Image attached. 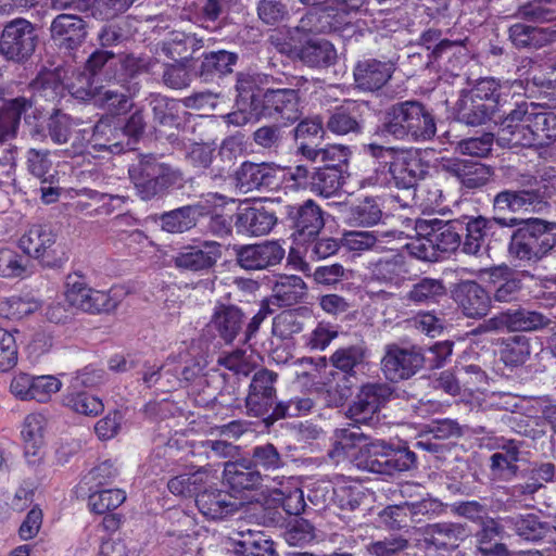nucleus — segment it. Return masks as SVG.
Returning a JSON list of instances; mask_svg holds the SVG:
<instances>
[{
    "label": "nucleus",
    "mask_w": 556,
    "mask_h": 556,
    "mask_svg": "<svg viewBox=\"0 0 556 556\" xmlns=\"http://www.w3.org/2000/svg\"><path fill=\"white\" fill-rule=\"evenodd\" d=\"M383 129L396 139L426 141L434 137L437 127L432 114L418 101L392 105L386 114Z\"/></svg>",
    "instance_id": "obj_1"
},
{
    "label": "nucleus",
    "mask_w": 556,
    "mask_h": 556,
    "mask_svg": "<svg viewBox=\"0 0 556 556\" xmlns=\"http://www.w3.org/2000/svg\"><path fill=\"white\" fill-rule=\"evenodd\" d=\"M366 151L380 164L388 166V172L399 188L408 189L415 186L425 173L417 152L369 143Z\"/></svg>",
    "instance_id": "obj_2"
},
{
    "label": "nucleus",
    "mask_w": 556,
    "mask_h": 556,
    "mask_svg": "<svg viewBox=\"0 0 556 556\" xmlns=\"http://www.w3.org/2000/svg\"><path fill=\"white\" fill-rule=\"evenodd\" d=\"M64 296L70 306L91 314L111 312L121 302V294L117 289L112 288L109 291L92 289L88 287L85 278L78 274L67 275Z\"/></svg>",
    "instance_id": "obj_3"
},
{
    "label": "nucleus",
    "mask_w": 556,
    "mask_h": 556,
    "mask_svg": "<svg viewBox=\"0 0 556 556\" xmlns=\"http://www.w3.org/2000/svg\"><path fill=\"white\" fill-rule=\"evenodd\" d=\"M377 441H370L358 427L336 429L333 447L329 456L336 463L350 462L359 469L367 470L371 457L378 451Z\"/></svg>",
    "instance_id": "obj_4"
},
{
    "label": "nucleus",
    "mask_w": 556,
    "mask_h": 556,
    "mask_svg": "<svg viewBox=\"0 0 556 556\" xmlns=\"http://www.w3.org/2000/svg\"><path fill=\"white\" fill-rule=\"evenodd\" d=\"M20 247L43 267L59 268L68 260L64 245L56 242L55 232L47 225L30 226L21 237Z\"/></svg>",
    "instance_id": "obj_5"
},
{
    "label": "nucleus",
    "mask_w": 556,
    "mask_h": 556,
    "mask_svg": "<svg viewBox=\"0 0 556 556\" xmlns=\"http://www.w3.org/2000/svg\"><path fill=\"white\" fill-rule=\"evenodd\" d=\"M125 137L119 123L113 117L101 118L94 126L79 128L68 150L71 155L83 154L88 146L96 151L108 150L119 153L123 150L122 139Z\"/></svg>",
    "instance_id": "obj_6"
},
{
    "label": "nucleus",
    "mask_w": 556,
    "mask_h": 556,
    "mask_svg": "<svg viewBox=\"0 0 556 556\" xmlns=\"http://www.w3.org/2000/svg\"><path fill=\"white\" fill-rule=\"evenodd\" d=\"M416 231L422 236L416 243L410 244L412 253L421 260L433 256L429 248L441 252L455 251L460 245V235L454 224H443L442 220H417Z\"/></svg>",
    "instance_id": "obj_7"
},
{
    "label": "nucleus",
    "mask_w": 556,
    "mask_h": 556,
    "mask_svg": "<svg viewBox=\"0 0 556 556\" xmlns=\"http://www.w3.org/2000/svg\"><path fill=\"white\" fill-rule=\"evenodd\" d=\"M129 176L142 200H150L175 184V173L153 156H143L129 168Z\"/></svg>",
    "instance_id": "obj_8"
},
{
    "label": "nucleus",
    "mask_w": 556,
    "mask_h": 556,
    "mask_svg": "<svg viewBox=\"0 0 556 556\" xmlns=\"http://www.w3.org/2000/svg\"><path fill=\"white\" fill-rule=\"evenodd\" d=\"M286 173L274 163L243 162L233 174L235 187L242 193L274 190L280 187Z\"/></svg>",
    "instance_id": "obj_9"
},
{
    "label": "nucleus",
    "mask_w": 556,
    "mask_h": 556,
    "mask_svg": "<svg viewBox=\"0 0 556 556\" xmlns=\"http://www.w3.org/2000/svg\"><path fill=\"white\" fill-rule=\"evenodd\" d=\"M222 255L223 248L219 242L194 240L179 249L173 256V264L180 271L205 273L216 265Z\"/></svg>",
    "instance_id": "obj_10"
},
{
    "label": "nucleus",
    "mask_w": 556,
    "mask_h": 556,
    "mask_svg": "<svg viewBox=\"0 0 556 556\" xmlns=\"http://www.w3.org/2000/svg\"><path fill=\"white\" fill-rule=\"evenodd\" d=\"M37 35L30 22L16 18L8 23L0 38V53L8 60L23 61L36 47Z\"/></svg>",
    "instance_id": "obj_11"
},
{
    "label": "nucleus",
    "mask_w": 556,
    "mask_h": 556,
    "mask_svg": "<svg viewBox=\"0 0 556 556\" xmlns=\"http://www.w3.org/2000/svg\"><path fill=\"white\" fill-rule=\"evenodd\" d=\"M75 81L66 83L68 92L80 100H93L96 104L106 108L113 113H121L129 108L128 97L117 89L96 87L85 73L77 74Z\"/></svg>",
    "instance_id": "obj_12"
},
{
    "label": "nucleus",
    "mask_w": 556,
    "mask_h": 556,
    "mask_svg": "<svg viewBox=\"0 0 556 556\" xmlns=\"http://www.w3.org/2000/svg\"><path fill=\"white\" fill-rule=\"evenodd\" d=\"M531 117V109L518 106L513 110L501 124L498 143L508 148L538 146Z\"/></svg>",
    "instance_id": "obj_13"
},
{
    "label": "nucleus",
    "mask_w": 556,
    "mask_h": 556,
    "mask_svg": "<svg viewBox=\"0 0 556 556\" xmlns=\"http://www.w3.org/2000/svg\"><path fill=\"white\" fill-rule=\"evenodd\" d=\"M253 114L262 117L295 122L300 117L299 94L294 89H267Z\"/></svg>",
    "instance_id": "obj_14"
},
{
    "label": "nucleus",
    "mask_w": 556,
    "mask_h": 556,
    "mask_svg": "<svg viewBox=\"0 0 556 556\" xmlns=\"http://www.w3.org/2000/svg\"><path fill=\"white\" fill-rule=\"evenodd\" d=\"M276 379L277 375L266 369L260 370L253 376L245 399L249 415L264 417L274 412L276 406Z\"/></svg>",
    "instance_id": "obj_15"
},
{
    "label": "nucleus",
    "mask_w": 556,
    "mask_h": 556,
    "mask_svg": "<svg viewBox=\"0 0 556 556\" xmlns=\"http://www.w3.org/2000/svg\"><path fill=\"white\" fill-rule=\"evenodd\" d=\"M237 264L245 270H262L279 264L285 249L277 241L245 244L235 248Z\"/></svg>",
    "instance_id": "obj_16"
},
{
    "label": "nucleus",
    "mask_w": 556,
    "mask_h": 556,
    "mask_svg": "<svg viewBox=\"0 0 556 556\" xmlns=\"http://www.w3.org/2000/svg\"><path fill=\"white\" fill-rule=\"evenodd\" d=\"M391 395L386 383L365 384L350 405L348 417L356 424H368Z\"/></svg>",
    "instance_id": "obj_17"
},
{
    "label": "nucleus",
    "mask_w": 556,
    "mask_h": 556,
    "mask_svg": "<svg viewBox=\"0 0 556 556\" xmlns=\"http://www.w3.org/2000/svg\"><path fill=\"white\" fill-rule=\"evenodd\" d=\"M424 357L415 349H403L389 345L381 361L382 371L387 379L399 381L408 379L422 366Z\"/></svg>",
    "instance_id": "obj_18"
},
{
    "label": "nucleus",
    "mask_w": 556,
    "mask_h": 556,
    "mask_svg": "<svg viewBox=\"0 0 556 556\" xmlns=\"http://www.w3.org/2000/svg\"><path fill=\"white\" fill-rule=\"evenodd\" d=\"M211 199H217V194H208L205 200L163 213L160 216L162 230L169 233H182L190 230L197 225L200 216L210 214Z\"/></svg>",
    "instance_id": "obj_19"
},
{
    "label": "nucleus",
    "mask_w": 556,
    "mask_h": 556,
    "mask_svg": "<svg viewBox=\"0 0 556 556\" xmlns=\"http://www.w3.org/2000/svg\"><path fill=\"white\" fill-rule=\"evenodd\" d=\"M378 448L376 455L371 457L367 471L393 475L395 472L409 470L415 465V454L406 447L392 448L383 441H377Z\"/></svg>",
    "instance_id": "obj_20"
},
{
    "label": "nucleus",
    "mask_w": 556,
    "mask_h": 556,
    "mask_svg": "<svg viewBox=\"0 0 556 556\" xmlns=\"http://www.w3.org/2000/svg\"><path fill=\"white\" fill-rule=\"evenodd\" d=\"M438 166L469 189L484 186L492 175L491 169L484 164L457 157H442Z\"/></svg>",
    "instance_id": "obj_21"
},
{
    "label": "nucleus",
    "mask_w": 556,
    "mask_h": 556,
    "mask_svg": "<svg viewBox=\"0 0 556 556\" xmlns=\"http://www.w3.org/2000/svg\"><path fill=\"white\" fill-rule=\"evenodd\" d=\"M453 298L463 313L469 318H480L488 314L491 299L476 281L459 282L453 290Z\"/></svg>",
    "instance_id": "obj_22"
},
{
    "label": "nucleus",
    "mask_w": 556,
    "mask_h": 556,
    "mask_svg": "<svg viewBox=\"0 0 556 556\" xmlns=\"http://www.w3.org/2000/svg\"><path fill=\"white\" fill-rule=\"evenodd\" d=\"M469 536L465 525L457 522H438L429 525L425 531V545L427 549L451 552Z\"/></svg>",
    "instance_id": "obj_23"
},
{
    "label": "nucleus",
    "mask_w": 556,
    "mask_h": 556,
    "mask_svg": "<svg viewBox=\"0 0 556 556\" xmlns=\"http://www.w3.org/2000/svg\"><path fill=\"white\" fill-rule=\"evenodd\" d=\"M336 11L338 10L334 9L332 4L314 8L300 20L296 30L305 34L342 30L349 26L352 21L344 20L343 15Z\"/></svg>",
    "instance_id": "obj_24"
},
{
    "label": "nucleus",
    "mask_w": 556,
    "mask_h": 556,
    "mask_svg": "<svg viewBox=\"0 0 556 556\" xmlns=\"http://www.w3.org/2000/svg\"><path fill=\"white\" fill-rule=\"evenodd\" d=\"M549 324V318L541 313L527 309H508L488 320L492 330L534 331Z\"/></svg>",
    "instance_id": "obj_25"
},
{
    "label": "nucleus",
    "mask_w": 556,
    "mask_h": 556,
    "mask_svg": "<svg viewBox=\"0 0 556 556\" xmlns=\"http://www.w3.org/2000/svg\"><path fill=\"white\" fill-rule=\"evenodd\" d=\"M46 426L47 419L39 413L27 415L22 424L24 454L30 465H37L42 459Z\"/></svg>",
    "instance_id": "obj_26"
},
{
    "label": "nucleus",
    "mask_w": 556,
    "mask_h": 556,
    "mask_svg": "<svg viewBox=\"0 0 556 556\" xmlns=\"http://www.w3.org/2000/svg\"><path fill=\"white\" fill-rule=\"evenodd\" d=\"M285 208L291 226L300 236L314 237L324 227L321 210L313 200L299 205H287Z\"/></svg>",
    "instance_id": "obj_27"
},
{
    "label": "nucleus",
    "mask_w": 556,
    "mask_h": 556,
    "mask_svg": "<svg viewBox=\"0 0 556 556\" xmlns=\"http://www.w3.org/2000/svg\"><path fill=\"white\" fill-rule=\"evenodd\" d=\"M214 480L202 488L195 497L200 513L208 519H222L237 509V504L224 491L213 488Z\"/></svg>",
    "instance_id": "obj_28"
},
{
    "label": "nucleus",
    "mask_w": 556,
    "mask_h": 556,
    "mask_svg": "<svg viewBox=\"0 0 556 556\" xmlns=\"http://www.w3.org/2000/svg\"><path fill=\"white\" fill-rule=\"evenodd\" d=\"M367 270L371 281L394 287L401 286L407 274L405 260L400 254L371 261L367 265Z\"/></svg>",
    "instance_id": "obj_29"
},
{
    "label": "nucleus",
    "mask_w": 556,
    "mask_h": 556,
    "mask_svg": "<svg viewBox=\"0 0 556 556\" xmlns=\"http://www.w3.org/2000/svg\"><path fill=\"white\" fill-rule=\"evenodd\" d=\"M277 217L264 207H244L237 213L235 227L245 236L267 235L276 225Z\"/></svg>",
    "instance_id": "obj_30"
},
{
    "label": "nucleus",
    "mask_w": 556,
    "mask_h": 556,
    "mask_svg": "<svg viewBox=\"0 0 556 556\" xmlns=\"http://www.w3.org/2000/svg\"><path fill=\"white\" fill-rule=\"evenodd\" d=\"M51 36L61 46L74 49L79 46L86 37L85 22L74 14H60L51 24Z\"/></svg>",
    "instance_id": "obj_31"
},
{
    "label": "nucleus",
    "mask_w": 556,
    "mask_h": 556,
    "mask_svg": "<svg viewBox=\"0 0 556 556\" xmlns=\"http://www.w3.org/2000/svg\"><path fill=\"white\" fill-rule=\"evenodd\" d=\"M393 65L378 60L359 62L354 70V78L358 88L367 91L380 89L390 78Z\"/></svg>",
    "instance_id": "obj_32"
},
{
    "label": "nucleus",
    "mask_w": 556,
    "mask_h": 556,
    "mask_svg": "<svg viewBox=\"0 0 556 556\" xmlns=\"http://www.w3.org/2000/svg\"><path fill=\"white\" fill-rule=\"evenodd\" d=\"M243 313L236 305L218 303L215 305L210 326L215 329L227 343L232 342L241 331Z\"/></svg>",
    "instance_id": "obj_33"
},
{
    "label": "nucleus",
    "mask_w": 556,
    "mask_h": 556,
    "mask_svg": "<svg viewBox=\"0 0 556 556\" xmlns=\"http://www.w3.org/2000/svg\"><path fill=\"white\" fill-rule=\"evenodd\" d=\"M224 479L233 492L253 490L262 483V475L248 459L225 464Z\"/></svg>",
    "instance_id": "obj_34"
},
{
    "label": "nucleus",
    "mask_w": 556,
    "mask_h": 556,
    "mask_svg": "<svg viewBox=\"0 0 556 556\" xmlns=\"http://www.w3.org/2000/svg\"><path fill=\"white\" fill-rule=\"evenodd\" d=\"M293 53L305 65L309 67H326L337 59L334 46L326 40L312 38L300 47H295Z\"/></svg>",
    "instance_id": "obj_35"
},
{
    "label": "nucleus",
    "mask_w": 556,
    "mask_h": 556,
    "mask_svg": "<svg viewBox=\"0 0 556 556\" xmlns=\"http://www.w3.org/2000/svg\"><path fill=\"white\" fill-rule=\"evenodd\" d=\"M457 117L460 122L470 126H478L486 123L495 115V104L485 103L468 91L460 94L457 105Z\"/></svg>",
    "instance_id": "obj_36"
},
{
    "label": "nucleus",
    "mask_w": 556,
    "mask_h": 556,
    "mask_svg": "<svg viewBox=\"0 0 556 556\" xmlns=\"http://www.w3.org/2000/svg\"><path fill=\"white\" fill-rule=\"evenodd\" d=\"M403 232L390 231H346L341 238L344 249L357 254L374 249L379 243L390 242L394 239H402Z\"/></svg>",
    "instance_id": "obj_37"
},
{
    "label": "nucleus",
    "mask_w": 556,
    "mask_h": 556,
    "mask_svg": "<svg viewBox=\"0 0 556 556\" xmlns=\"http://www.w3.org/2000/svg\"><path fill=\"white\" fill-rule=\"evenodd\" d=\"M513 84L509 80H498L494 77L480 78L475 86L468 90L477 99L495 104V110L500 111L511 97Z\"/></svg>",
    "instance_id": "obj_38"
},
{
    "label": "nucleus",
    "mask_w": 556,
    "mask_h": 556,
    "mask_svg": "<svg viewBox=\"0 0 556 556\" xmlns=\"http://www.w3.org/2000/svg\"><path fill=\"white\" fill-rule=\"evenodd\" d=\"M215 479L216 477L211 470L200 468L192 472H184L173 477L167 482V488L169 492L176 496H197L202 488L207 486L211 480Z\"/></svg>",
    "instance_id": "obj_39"
},
{
    "label": "nucleus",
    "mask_w": 556,
    "mask_h": 556,
    "mask_svg": "<svg viewBox=\"0 0 556 556\" xmlns=\"http://www.w3.org/2000/svg\"><path fill=\"white\" fill-rule=\"evenodd\" d=\"M232 539V548L238 556H276L274 542L260 531L248 530Z\"/></svg>",
    "instance_id": "obj_40"
},
{
    "label": "nucleus",
    "mask_w": 556,
    "mask_h": 556,
    "mask_svg": "<svg viewBox=\"0 0 556 556\" xmlns=\"http://www.w3.org/2000/svg\"><path fill=\"white\" fill-rule=\"evenodd\" d=\"M485 273L489 274L490 282L496 287L494 291L495 301L507 303L517 299L521 288L520 281L514 277L508 266L492 267Z\"/></svg>",
    "instance_id": "obj_41"
},
{
    "label": "nucleus",
    "mask_w": 556,
    "mask_h": 556,
    "mask_svg": "<svg viewBox=\"0 0 556 556\" xmlns=\"http://www.w3.org/2000/svg\"><path fill=\"white\" fill-rule=\"evenodd\" d=\"M505 528L501 518L491 519L483 525L482 530L477 534V548L483 556H508L505 544L493 542L496 538L503 539Z\"/></svg>",
    "instance_id": "obj_42"
},
{
    "label": "nucleus",
    "mask_w": 556,
    "mask_h": 556,
    "mask_svg": "<svg viewBox=\"0 0 556 556\" xmlns=\"http://www.w3.org/2000/svg\"><path fill=\"white\" fill-rule=\"evenodd\" d=\"M359 117V105L354 101H346L331 114L327 122V129L336 135L358 132Z\"/></svg>",
    "instance_id": "obj_43"
},
{
    "label": "nucleus",
    "mask_w": 556,
    "mask_h": 556,
    "mask_svg": "<svg viewBox=\"0 0 556 556\" xmlns=\"http://www.w3.org/2000/svg\"><path fill=\"white\" fill-rule=\"evenodd\" d=\"M86 124L81 121L74 119L72 116L55 111L49 118L48 122V134L50 139L55 144H64L71 141L73 143L74 136L79 128H84ZM72 147L70 148V150ZM66 153L72 156L66 150Z\"/></svg>",
    "instance_id": "obj_44"
},
{
    "label": "nucleus",
    "mask_w": 556,
    "mask_h": 556,
    "mask_svg": "<svg viewBox=\"0 0 556 556\" xmlns=\"http://www.w3.org/2000/svg\"><path fill=\"white\" fill-rule=\"evenodd\" d=\"M507 529L514 530L518 536L526 541H539L546 531L545 526L534 514H518L501 518Z\"/></svg>",
    "instance_id": "obj_45"
},
{
    "label": "nucleus",
    "mask_w": 556,
    "mask_h": 556,
    "mask_svg": "<svg viewBox=\"0 0 556 556\" xmlns=\"http://www.w3.org/2000/svg\"><path fill=\"white\" fill-rule=\"evenodd\" d=\"M343 184L341 168L319 167L309 179V191L316 195L330 198L336 195Z\"/></svg>",
    "instance_id": "obj_46"
},
{
    "label": "nucleus",
    "mask_w": 556,
    "mask_h": 556,
    "mask_svg": "<svg viewBox=\"0 0 556 556\" xmlns=\"http://www.w3.org/2000/svg\"><path fill=\"white\" fill-rule=\"evenodd\" d=\"M31 103L25 98H16L5 102L0 109V142L15 136L20 119Z\"/></svg>",
    "instance_id": "obj_47"
},
{
    "label": "nucleus",
    "mask_w": 556,
    "mask_h": 556,
    "mask_svg": "<svg viewBox=\"0 0 556 556\" xmlns=\"http://www.w3.org/2000/svg\"><path fill=\"white\" fill-rule=\"evenodd\" d=\"M365 497L364 486L354 480L338 479L332 486V501L341 509L354 510Z\"/></svg>",
    "instance_id": "obj_48"
},
{
    "label": "nucleus",
    "mask_w": 556,
    "mask_h": 556,
    "mask_svg": "<svg viewBox=\"0 0 556 556\" xmlns=\"http://www.w3.org/2000/svg\"><path fill=\"white\" fill-rule=\"evenodd\" d=\"M428 502L390 505L379 514L380 523L391 529L406 527L413 515L422 513L428 508Z\"/></svg>",
    "instance_id": "obj_49"
},
{
    "label": "nucleus",
    "mask_w": 556,
    "mask_h": 556,
    "mask_svg": "<svg viewBox=\"0 0 556 556\" xmlns=\"http://www.w3.org/2000/svg\"><path fill=\"white\" fill-rule=\"evenodd\" d=\"M306 291V285L300 276H280L273 287V296L280 306H290L299 302Z\"/></svg>",
    "instance_id": "obj_50"
},
{
    "label": "nucleus",
    "mask_w": 556,
    "mask_h": 556,
    "mask_svg": "<svg viewBox=\"0 0 556 556\" xmlns=\"http://www.w3.org/2000/svg\"><path fill=\"white\" fill-rule=\"evenodd\" d=\"M265 76L258 73H241L238 75L236 89L238 91L237 103L243 108H251L252 113L260 104L262 94L260 86L264 83Z\"/></svg>",
    "instance_id": "obj_51"
},
{
    "label": "nucleus",
    "mask_w": 556,
    "mask_h": 556,
    "mask_svg": "<svg viewBox=\"0 0 556 556\" xmlns=\"http://www.w3.org/2000/svg\"><path fill=\"white\" fill-rule=\"evenodd\" d=\"M538 194L528 190H505L494 198V208L497 212L529 211L538 201Z\"/></svg>",
    "instance_id": "obj_52"
},
{
    "label": "nucleus",
    "mask_w": 556,
    "mask_h": 556,
    "mask_svg": "<svg viewBox=\"0 0 556 556\" xmlns=\"http://www.w3.org/2000/svg\"><path fill=\"white\" fill-rule=\"evenodd\" d=\"M63 405L76 414L88 417H96L104 409L102 400L87 391L66 393L63 397Z\"/></svg>",
    "instance_id": "obj_53"
},
{
    "label": "nucleus",
    "mask_w": 556,
    "mask_h": 556,
    "mask_svg": "<svg viewBox=\"0 0 556 556\" xmlns=\"http://www.w3.org/2000/svg\"><path fill=\"white\" fill-rule=\"evenodd\" d=\"M532 127H534L538 146H545L556 140V114L542 111L531 104Z\"/></svg>",
    "instance_id": "obj_54"
},
{
    "label": "nucleus",
    "mask_w": 556,
    "mask_h": 556,
    "mask_svg": "<svg viewBox=\"0 0 556 556\" xmlns=\"http://www.w3.org/2000/svg\"><path fill=\"white\" fill-rule=\"evenodd\" d=\"M489 222L483 217L470 219L466 225V233L463 242V252L478 255L486 247Z\"/></svg>",
    "instance_id": "obj_55"
},
{
    "label": "nucleus",
    "mask_w": 556,
    "mask_h": 556,
    "mask_svg": "<svg viewBox=\"0 0 556 556\" xmlns=\"http://www.w3.org/2000/svg\"><path fill=\"white\" fill-rule=\"evenodd\" d=\"M29 274V260L17 251L0 247V276L24 278Z\"/></svg>",
    "instance_id": "obj_56"
},
{
    "label": "nucleus",
    "mask_w": 556,
    "mask_h": 556,
    "mask_svg": "<svg viewBox=\"0 0 556 556\" xmlns=\"http://www.w3.org/2000/svg\"><path fill=\"white\" fill-rule=\"evenodd\" d=\"M519 459V448L513 441L503 445L502 451L491 456V469L503 478H509L517 471L516 463Z\"/></svg>",
    "instance_id": "obj_57"
},
{
    "label": "nucleus",
    "mask_w": 556,
    "mask_h": 556,
    "mask_svg": "<svg viewBox=\"0 0 556 556\" xmlns=\"http://www.w3.org/2000/svg\"><path fill=\"white\" fill-rule=\"evenodd\" d=\"M531 354L530 340L526 336L517 334L506 339L501 349V358L506 365L518 366L523 364Z\"/></svg>",
    "instance_id": "obj_58"
},
{
    "label": "nucleus",
    "mask_w": 556,
    "mask_h": 556,
    "mask_svg": "<svg viewBox=\"0 0 556 556\" xmlns=\"http://www.w3.org/2000/svg\"><path fill=\"white\" fill-rule=\"evenodd\" d=\"M118 63V60L111 51L98 50L87 60L86 68L89 75L86 76L90 78V81L97 75H101L108 80L117 78L115 70Z\"/></svg>",
    "instance_id": "obj_59"
},
{
    "label": "nucleus",
    "mask_w": 556,
    "mask_h": 556,
    "mask_svg": "<svg viewBox=\"0 0 556 556\" xmlns=\"http://www.w3.org/2000/svg\"><path fill=\"white\" fill-rule=\"evenodd\" d=\"M517 15L535 23L553 21L556 17V0H531L518 8Z\"/></svg>",
    "instance_id": "obj_60"
},
{
    "label": "nucleus",
    "mask_w": 556,
    "mask_h": 556,
    "mask_svg": "<svg viewBox=\"0 0 556 556\" xmlns=\"http://www.w3.org/2000/svg\"><path fill=\"white\" fill-rule=\"evenodd\" d=\"M237 55L235 53L219 50L206 54L201 64V76L206 79L213 75H225L232 71L236 64Z\"/></svg>",
    "instance_id": "obj_61"
},
{
    "label": "nucleus",
    "mask_w": 556,
    "mask_h": 556,
    "mask_svg": "<svg viewBox=\"0 0 556 556\" xmlns=\"http://www.w3.org/2000/svg\"><path fill=\"white\" fill-rule=\"evenodd\" d=\"M126 500V493L122 489H109L93 492L89 495L88 506L94 514H105L116 509Z\"/></svg>",
    "instance_id": "obj_62"
},
{
    "label": "nucleus",
    "mask_w": 556,
    "mask_h": 556,
    "mask_svg": "<svg viewBox=\"0 0 556 556\" xmlns=\"http://www.w3.org/2000/svg\"><path fill=\"white\" fill-rule=\"evenodd\" d=\"M445 289L440 280L424 278L407 292L406 299L415 304H427L443 295Z\"/></svg>",
    "instance_id": "obj_63"
},
{
    "label": "nucleus",
    "mask_w": 556,
    "mask_h": 556,
    "mask_svg": "<svg viewBox=\"0 0 556 556\" xmlns=\"http://www.w3.org/2000/svg\"><path fill=\"white\" fill-rule=\"evenodd\" d=\"M39 308L38 301L13 295L0 301V315L10 319H21Z\"/></svg>",
    "instance_id": "obj_64"
}]
</instances>
